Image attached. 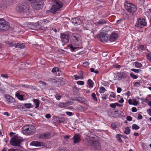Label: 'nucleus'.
Segmentation results:
<instances>
[{
    "mask_svg": "<svg viewBox=\"0 0 151 151\" xmlns=\"http://www.w3.org/2000/svg\"><path fill=\"white\" fill-rule=\"evenodd\" d=\"M72 38L73 40V44L70 45L69 47L71 50L72 51H73L74 50L78 48V46L81 44L80 36L78 35H73L72 36Z\"/></svg>",
    "mask_w": 151,
    "mask_h": 151,
    "instance_id": "nucleus-1",
    "label": "nucleus"
},
{
    "mask_svg": "<svg viewBox=\"0 0 151 151\" xmlns=\"http://www.w3.org/2000/svg\"><path fill=\"white\" fill-rule=\"evenodd\" d=\"M52 5L50 9L51 12L54 13L58 11L63 6V3L59 0H53L52 1Z\"/></svg>",
    "mask_w": 151,
    "mask_h": 151,
    "instance_id": "nucleus-2",
    "label": "nucleus"
},
{
    "mask_svg": "<svg viewBox=\"0 0 151 151\" xmlns=\"http://www.w3.org/2000/svg\"><path fill=\"white\" fill-rule=\"evenodd\" d=\"M22 129L23 134L26 135H30L34 133L35 128L32 125H27L23 127Z\"/></svg>",
    "mask_w": 151,
    "mask_h": 151,
    "instance_id": "nucleus-3",
    "label": "nucleus"
},
{
    "mask_svg": "<svg viewBox=\"0 0 151 151\" xmlns=\"http://www.w3.org/2000/svg\"><path fill=\"white\" fill-rule=\"evenodd\" d=\"M85 138L87 140L88 143L91 145L93 147L98 150L100 149L101 146L100 144L96 141L95 137H89L86 136Z\"/></svg>",
    "mask_w": 151,
    "mask_h": 151,
    "instance_id": "nucleus-4",
    "label": "nucleus"
},
{
    "mask_svg": "<svg viewBox=\"0 0 151 151\" xmlns=\"http://www.w3.org/2000/svg\"><path fill=\"white\" fill-rule=\"evenodd\" d=\"M23 141L22 137L17 135L10 140V142L13 146L19 147L21 143Z\"/></svg>",
    "mask_w": 151,
    "mask_h": 151,
    "instance_id": "nucleus-5",
    "label": "nucleus"
},
{
    "mask_svg": "<svg viewBox=\"0 0 151 151\" xmlns=\"http://www.w3.org/2000/svg\"><path fill=\"white\" fill-rule=\"evenodd\" d=\"M29 8L28 5L26 3H23L17 5L16 7V10L19 12L27 13L29 12Z\"/></svg>",
    "mask_w": 151,
    "mask_h": 151,
    "instance_id": "nucleus-6",
    "label": "nucleus"
},
{
    "mask_svg": "<svg viewBox=\"0 0 151 151\" xmlns=\"http://www.w3.org/2000/svg\"><path fill=\"white\" fill-rule=\"evenodd\" d=\"M124 5L126 9L129 12L133 13L137 10V7L135 6L127 1L124 3Z\"/></svg>",
    "mask_w": 151,
    "mask_h": 151,
    "instance_id": "nucleus-7",
    "label": "nucleus"
},
{
    "mask_svg": "<svg viewBox=\"0 0 151 151\" xmlns=\"http://www.w3.org/2000/svg\"><path fill=\"white\" fill-rule=\"evenodd\" d=\"M147 22L145 19L143 18H139L135 24L136 27L142 28L147 25Z\"/></svg>",
    "mask_w": 151,
    "mask_h": 151,
    "instance_id": "nucleus-8",
    "label": "nucleus"
},
{
    "mask_svg": "<svg viewBox=\"0 0 151 151\" xmlns=\"http://www.w3.org/2000/svg\"><path fill=\"white\" fill-rule=\"evenodd\" d=\"M9 28V25L4 19H0V31L7 30Z\"/></svg>",
    "mask_w": 151,
    "mask_h": 151,
    "instance_id": "nucleus-9",
    "label": "nucleus"
},
{
    "mask_svg": "<svg viewBox=\"0 0 151 151\" xmlns=\"http://www.w3.org/2000/svg\"><path fill=\"white\" fill-rule=\"evenodd\" d=\"M100 40L103 42H106L109 40V35L106 33L102 32L99 35Z\"/></svg>",
    "mask_w": 151,
    "mask_h": 151,
    "instance_id": "nucleus-10",
    "label": "nucleus"
},
{
    "mask_svg": "<svg viewBox=\"0 0 151 151\" xmlns=\"http://www.w3.org/2000/svg\"><path fill=\"white\" fill-rule=\"evenodd\" d=\"M43 4V1H41L38 2L31 3V5L33 8L37 9L42 7Z\"/></svg>",
    "mask_w": 151,
    "mask_h": 151,
    "instance_id": "nucleus-11",
    "label": "nucleus"
},
{
    "mask_svg": "<svg viewBox=\"0 0 151 151\" xmlns=\"http://www.w3.org/2000/svg\"><path fill=\"white\" fill-rule=\"evenodd\" d=\"M61 40L64 43H67L69 41V35L68 33H64L61 34Z\"/></svg>",
    "mask_w": 151,
    "mask_h": 151,
    "instance_id": "nucleus-12",
    "label": "nucleus"
},
{
    "mask_svg": "<svg viewBox=\"0 0 151 151\" xmlns=\"http://www.w3.org/2000/svg\"><path fill=\"white\" fill-rule=\"evenodd\" d=\"M118 37L117 34L115 33H112L109 37V40L111 42L115 41Z\"/></svg>",
    "mask_w": 151,
    "mask_h": 151,
    "instance_id": "nucleus-13",
    "label": "nucleus"
},
{
    "mask_svg": "<svg viewBox=\"0 0 151 151\" xmlns=\"http://www.w3.org/2000/svg\"><path fill=\"white\" fill-rule=\"evenodd\" d=\"M71 21L73 24L75 25H80L81 23V22L80 19L78 18L72 19Z\"/></svg>",
    "mask_w": 151,
    "mask_h": 151,
    "instance_id": "nucleus-14",
    "label": "nucleus"
},
{
    "mask_svg": "<svg viewBox=\"0 0 151 151\" xmlns=\"http://www.w3.org/2000/svg\"><path fill=\"white\" fill-rule=\"evenodd\" d=\"M71 104V102H67L65 103L60 102L58 104V106L60 108L66 107L67 106Z\"/></svg>",
    "mask_w": 151,
    "mask_h": 151,
    "instance_id": "nucleus-15",
    "label": "nucleus"
},
{
    "mask_svg": "<svg viewBox=\"0 0 151 151\" xmlns=\"http://www.w3.org/2000/svg\"><path fill=\"white\" fill-rule=\"evenodd\" d=\"M50 136V134L49 133H47L44 134H41L40 135V138L42 139H49Z\"/></svg>",
    "mask_w": 151,
    "mask_h": 151,
    "instance_id": "nucleus-16",
    "label": "nucleus"
},
{
    "mask_svg": "<svg viewBox=\"0 0 151 151\" xmlns=\"http://www.w3.org/2000/svg\"><path fill=\"white\" fill-rule=\"evenodd\" d=\"M74 143H79L81 141L80 136L79 134H76L73 137Z\"/></svg>",
    "mask_w": 151,
    "mask_h": 151,
    "instance_id": "nucleus-17",
    "label": "nucleus"
},
{
    "mask_svg": "<svg viewBox=\"0 0 151 151\" xmlns=\"http://www.w3.org/2000/svg\"><path fill=\"white\" fill-rule=\"evenodd\" d=\"M114 80H120L122 79L121 72H118L116 73H114Z\"/></svg>",
    "mask_w": 151,
    "mask_h": 151,
    "instance_id": "nucleus-18",
    "label": "nucleus"
},
{
    "mask_svg": "<svg viewBox=\"0 0 151 151\" xmlns=\"http://www.w3.org/2000/svg\"><path fill=\"white\" fill-rule=\"evenodd\" d=\"M7 102L12 103L14 101V99L12 96L8 95H6L4 96Z\"/></svg>",
    "mask_w": 151,
    "mask_h": 151,
    "instance_id": "nucleus-19",
    "label": "nucleus"
},
{
    "mask_svg": "<svg viewBox=\"0 0 151 151\" xmlns=\"http://www.w3.org/2000/svg\"><path fill=\"white\" fill-rule=\"evenodd\" d=\"M106 23V21L104 19H101L98 21L97 22L95 23L96 26H101L103 24Z\"/></svg>",
    "mask_w": 151,
    "mask_h": 151,
    "instance_id": "nucleus-20",
    "label": "nucleus"
},
{
    "mask_svg": "<svg viewBox=\"0 0 151 151\" xmlns=\"http://www.w3.org/2000/svg\"><path fill=\"white\" fill-rule=\"evenodd\" d=\"M14 47L15 48H24L25 45L23 43H17V44H15L13 45Z\"/></svg>",
    "mask_w": 151,
    "mask_h": 151,
    "instance_id": "nucleus-21",
    "label": "nucleus"
},
{
    "mask_svg": "<svg viewBox=\"0 0 151 151\" xmlns=\"http://www.w3.org/2000/svg\"><path fill=\"white\" fill-rule=\"evenodd\" d=\"M30 145H31L36 146H40L41 145V143L37 141H32L30 143Z\"/></svg>",
    "mask_w": 151,
    "mask_h": 151,
    "instance_id": "nucleus-22",
    "label": "nucleus"
},
{
    "mask_svg": "<svg viewBox=\"0 0 151 151\" xmlns=\"http://www.w3.org/2000/svg\"><path fill=\"white\" fill-rule=\"evenodd\" d=\"M16 96L18 98V99L20 100H23V96L20 94V93L19 91H17L15 93Z\"/></svg>",
    "mask_w": 151,
    "mask_h": 151,
    "instance_id": "nucleus-23",
    "label": "nucleus"
},
{
    "mask_svg": "<svg viewBox=\"0 0 151 151\" xmlns=\"http://www.w3.org/2000/svg\"><path fill=\"white\" fill-rule=\"evenodd\" d=\"M122 79L124 78H127L129 75V73L127 72H121Z\"/></svg>",
    "mask_w": 151,
    "mask_h": 151,
    "instance_id": "nucleus-24",
    "label": "nucleus"
},
{
    "mask_svg": "<svg viewBox=\"0 0 151 151\" xmlns=\"http://www.w3.org/2000/svg\"><path fill=\"white\" fill-rule=\"evenodd\" d=\"M33 102L35 106V108H37L39 106V101L38 99H34Z\"/></svg>",
    "mask_w": 151,
    "mask_h": 151,
    "instance_id": "nucleus-25",
    "label": "nucleus"
},
{
    "mask_svg": "<svg viewBox=\"0 0 151 151\" xmlns=\"http://www.w3.org/2000/svg\"><path fill=\"white\" fill-rule=\"evenodd\" d=\"M75 79L76 80L83 79V76L82 75H81L80 76H78L76 75H74Z\"/></svg>",
    "mask_w": 151,
    "mask_h": 151,
    "instance_id": "nucleus-26",
    "label": "nucleus"
},
{
    "mask_svg": "<svg viewBox=\"0 0 151 151\" xmlns=\"http://www.w3.org/2000/svg\"><path fill=\"white\" fill-rule=\"evenodd\" d=\"M39 23L41 24L42 25H45L47 24L48 23V21L46 19H44L38 22Z\"/></svg>",
    "mask_w": 151,
    "mask_h": 151,
    "instance_id": "nucleus-27",
    "label": "nucleus"
},
{
    "mask_svg": "<svg viewBox=\"0 0 151 151\" xmlns=\"http://www.w3.org/2000/svg\"><path fill=\"white\" fill-rule=\"evenodd\" d=\"M103 32H107L109 31L110 30V27L109 26H106L104 27H103L102 29Z\"/></svg>",
    "mask_w": 151,
    "mask_h": 151,
    "instance_id": "nucleus-28",
    "label": "nucleus"
},
{
    "mask_svg": "<svg viewBox=\"0 0 151 151\" xmlns=\"http://www.w3.org/2000/svg\"><path fill=\"white\" fill-rule=\"evenodd\" d=\"M88 83L89 86L91 88H92L93 86V82L91 79H89L88 81Z\"/></svg>",
    "mask_w": 151,
    "mask_h": 151,
    "instance_id": "nucleus-29",
    "label": "nucleus"
},
{
    "mask_svg": "<svg viewBox=\"0 0 151 151\" xmlns=\"http://www.w3.org/2000/svg\"><path fill=\"white\" fill-rule=\"evenodd\" d=\"M116 138L117 139V140L119 142H122V140L121 138V135L119 134H117L116 135Z\"/></svg>",
    "mask_w": 151,
    "mask_h": 151,
    "instance_id": "nucleus-30",
    "label": "nucleus"
},
{
    "mask_svg": "<svg viewBox=\"0 0 151 151\" xmlns=\"http://www.w3.org/2000/svg\"><path fill=\"white\" fill-rule=\"evenodd\" d=\"M135 66L137 68H140L142 66V65L140 63L136 62Z\"/></svg>",
    "mask_w": 151,
    "mask_h": 151,
    "instance_id": "nucleus-31",
    "label": "nucleus"
},
{
    "mask_svg": "<svg viewBox=\"0 0 151 151\" xmlns=\"http://www.w3.org/2000/svg\"><path fill=\"white\" fill-rule=\"evenodd\" d=\"M130 129L129 127H127L125 128V130L124 131V132L125 134H129L130 132Z\"/></svg>",
    "mask_w": 151,
    "mask_h": 151,
    "instance_id": "nucleus-32",
    "label": "nucleus"
},
{
    "mask_svg": "<svg viewBox=\"0 0 151 151\" xmlns=\"http://www.w3.org/2000/svg\"><path fill=\"white\" fill-rule=\"evenodd\" d=\"M101 84L105 86H108L110 85V83L107 81H103L101 82Z\"/></svg>",
    "mask_w": 151,
    "mask_h": 151,
    "instance_id": "nucleus-33",
    "label": "nucleus"
},
{
    "mask_svg": "<svg viewBox=\"0 0 151 151\" xmlns=\"http://www.w3.org/2000/svg\"><path fill=\"white\" fill-rule=\"evenodd\" d=\"M118 101L120 103H123L124 102V100L123 98L120 96H118Z\"/></svg>",
    "mask_w": 151,
    "mask_h": 151,
    "instance_id": "nucleus-34",
    "label": "nucleus"
},
{
    "mask_svg": "<svg viewBox=\"0 0 151 151\" xmlns=\"http://www.w3.org/2000/svg\"><path fill=\"white\" fill-rule=\"evenodd\" d=\"M132 128L133 129H138L139 128V127L137 125L134 124L132 126Z\"/></svg>",
    "mask_w": 151,
    "mask_h": 151,
    "instance_id": "nucleus-35",
    "label": "nucleus"
},
{
    "mask_svg": "<svg viewBox=\"0 0 151 151\" xmlns=\"http://www.w3.org/2000/svg\"><path fill=\"white\" fill-rule=\"evenodd\" d=\"M146 47L144 45H139L138 49L139 50L143 51L145 50Z\"/></svg>",
    "mask_w": 151,
    "mask_h": 151,
    "instance_id": "nucleus-36",
    "label": "nucleus"
},
{
    "mask_svg": "<svg viewBox=\"0 0 151 151\" xmlns=\"http://www.w3.org/2000/svg\"><path fill=\"white\" fill-rule=\"evenodd\" d=\"M32 104L31 103H27L24 104V106H25L27 108H32Z\"/></svg>",
    "mask_w": 151,
    "mask_h": 151,
    "instance_id": "nucleus-37",
    "label": "nucleus"
},
{
    "mask_svg": "<svg viewBox=\"0 0 151 151\" xmlns=\"http://www.w3.org/2000/svg\"><path fill=\"white\" fill-rule=\"evenodd\" d=\"M59 69L58 68L56 67H54L52 70L51 72L52 73H55L58 71Z\"/></svg>",
    "mask_w": 151,
    "mask_h": 151,
    "instance_id": "nucleus-38",
    "label": "nucleus"
},
{
    "mask_svg": "<svg viewBox=\"0 0 151 151\" xmlns=\"http://www.w3.org/2000/svg\"><path fill=\"white\" fill-rule=\"evenodd\" d=\"M130 76L131 77L134 79H136L138 78V77L137 76L134 75V74L132 73H130Z\"/></svg>",
    "mask_w": 151,
    "mask_h": 151,
    "instance_id": "nucleus-39",
    "label": "nucleus"
},
{
    "mask_svg": "<svg viewBox=\"0 0 151 151\" xmlns=\"http://www.w3.org/2000/svg\"><path fill=\"white\" fill-rule=\"evenodd\" d=\"M77 83L80 85L82 86L84 84V82L83 81H79L77 82Z\"/></svg>",
    "mask_w": 151,
    "mask_h": 151,
    "instance_id": "nucleus-40",
    "label": "nucleus"
},
{
    "mask_svg": "<svg viewBox=\"0 0 151 151\" xmlns=\"http://www.w3.org/2000/svg\"><path fill=\"white\" fill-rule=\"evenodd\" d=\"M92 96L93 99L95 101H97V99L96 97V95L94 93H93L92 94Z\"/></svg>",
    "mask_w": 151,
    "mask_h": 151,
    "instance_id": "nucleus-41",
    "label": "nucleus"
},
{
    "mask_svg": "<svg viewBox=\"0 0 151 151\" xmlns=\"http://www.w3.org/2000/svg\"><path fill=\"white\" fill-rule=\"evenodd\" d=\"M138 102L136 99L133 100L132 105L134 106H136L137 105Z\"/></svg>",
    "mask_w": 151,
    "mask_h": 151,
    "instance_id": "nucleus-42",
    "label": "nucleus"
},
{
    "mask_svg": "<svg viewBox=\"0 0 151 151\" xmlns=\"http://www.w3.org/2000/svg\"><path fill=\"white\" fill-rule=\"evenodd\" d=\"M131 70L136 73H139V70L138 69L132 68L131 69Z\"/></svg>",
    "mask_w": 151,
    "mask_h": 151,
    "instance_id": "nucleus-43",
    "label": "nucleus"
},
{
    "mask_svg": "<svg viewBox=\"0 0 151 151\" xmlns=\"http://www.w3.org/2000/svg\"><path fill=\"white\" fill-rule=\"evenodd\" d=\"M106 91L105 89L103 87H101L100 89V92L101 93H104Z\"/></svg>",
    "mask_w": 151,
    "mask_h": 151,
    "instance_id": "nucleus-44",
    "label": "nucleus"
},
{
    "mask_svg": "<svg viewBox=\"0 0 151 151\" xmlns=\"http://www.w3.org/2000/svg\"><path fill=\"white\" fill-rule=\"evenodd\" d=\"M61 96L60 95L58 94H57L55 95V97L56 99L58 100H60V99Z\"/></svg>",
    "mask_w": 151,
    "mask_h": 151,
    "instance_id": "nucleus-45",
    "label": "nucleus"
},
{
    "mask_svg": "<svg viewBox=\"0 0 151 151\" xmlns=\"http://www.w3.org/2000/svg\"><path fill=\"white\" fill-rule=\"evenodd\" d=\"M146 55L148 59L151 62V55L147 53V54Z\"/></svg>",
    "mask_w": 151,
    "mask_h": 151,
    "instance_id": "nucleus-46",
    "label": "nucleus"
},
{
    "mask_svg": "<svg viewBox=\"0 0 151 151\" xmlns=\"http://www.w3.org/2000/svg\"><path fill=\"white\" fill-rule=\"evenodd\" d=\"M110 106L113 108L115 109L116 108V103H114V104L112 103V104H110Z\"/></svg>",
    "mask_w": 151,
    "mask_h": 151,
    "instance_id": "nucleus-47",
    "label": "nucleus"
},
{
    "mask_svg": "<svg viewBox=\"0 0 151 151\" xmlns=\"http://www.w3.org/2000/svg\"><path fill=\"white\" fill-rule=\"evenodd\" d=\"M5 43L11 47H13V43L12 42H9V41H7L5 42Z\"/></svg>",
    "mask_w": 151,
    "mask_h": 151,
    "instance_id": "nucleus-48",
    "label": "nucleus"
},
{
    "mask_svg": "<svg viewBox=\"0 0 151 151\" xmlns=\"http://www.w3.org/2000/svg\"><path fill=\"white\" fill-rule=\"evenodd\" d=\"M141 100L142 101V102H144L145 103H147L148 102V100L147 99H144L143 98H142L141 99Z\"/></svg>",
    "mask_w": 151,
    "mask_h": 151,
    "instance_id": "nucleus-49",
    "label": "nucleus"
},
{
    "mask_svg": "<svg viewBox=\"0 0 151 151\" xmlns=\"http://www.w3.org/2000/svg\"><path fill=\"white\" fill-rule=\"evenodd\" d=\"M39 82L41 84H42V86H45L46 85V83L43 82L42 81H39Z\"/></svg>",
    "mask_w": 151,
    "mask_h": 151,
    "instance_id": "nucleus-50",
    "label": "nucleus"
},
{
    "mask_svg": "<svg viewBox=\"0 0 151 151\" xmlns=\"http://www.w3.org/2000/svg\"><path fill=\"white\" fill-rule=\"evenodd\" d=\"M113 66L116 68H120L121 67L120 65L117 64H115L113 65Z\"/></svg>",
    "mask_w": 151,
    "mask_h": 151,
    "instance_id": "nucleus-51",
    "label": "nucleus"
},
{
    "mask_svg": "<svg viewBox=\"0 0 151 151\" xmlns=\"http://www.w3.org/2000/svg\"><path fill=\"white\" fill-rule=\"evenodd\" d=\"M1 76L3 77L4 78H8V76L6 74H2L1 75Z\"/></svg>",
    "mask_w": 151,
    "mask_h": 151,
    "instance_id": "nucleus-52",
    "label": "nucleus"
},
{
    "mask_svg": "<svg viewBox=\"0 0 151 151\" xmlns=\"http://www.w3.org/2000/svg\"><path fill=\"white\" fill-rule=\"evenodd\" d=\"M89 65V63L88 62H85L83 63V65L84 66L86 67L88 66Z\"/></svg>",
    "mask_w": 151,
    "mask_h": 151,
    "instance_id": "nucleus-53",
    "label": "nucleus"
},
{
    "mask_svg": "<svg viewBox=\"0 0 151 151\" xmlns=\"http://www.w3.org/2000/svg\"><path fill=\"white\" fill-rule=\"evenodd\" d=\"M127 119L128 121H131L132 120V118L130 116H128L127 117Z\"/></svg>",
    "mask_w": 151,
    "mask_h": 151,
    "instance_id": "nucleus-54",
    "label": "nucleus"
},
{
    "mask_svg": "<svg viewBox=\"0 0 151 151\" xmlns=\"http://www.w3.org/2000/svg\"><path fill=\"white\" fill-rule=\"evenodd\" d=\"M123 19H120L117 21L116 22V23L117 24H120L121 23V22H122Z\"/></svg>",
    "mask_w": 151,
    "mask_h": 151,
    "instance_id": "nucleus-55",
    "label": "nucleus"
},
{
    "mask_svg": "<svg viewBox=\"0 0 151 151\" xmlns=\"http://www.w3.org/2000/svg\"><path fill=\"white\" fill-rule=\"evenodd\" d=\"M112 97L113 98H114L115 97V95L113 93H112L110 95V97L109 98V99L111 100V97Z\"/></svg>",
    "mask_w": 151,
    "mask_h": 151,
    "instance_id": "nucleus-56",
    "label": "nucleus"
},
{
    "mask_svg": "<svg viewBox=\"0 0 151 151\" xmlns=\"http://www.w3.org/2000/svg\"><path fill=\"white\" fill-rule=\"evenodd\" d=\"M143 118V117L140 114H139L138 115V116L137 117V119H142Z\"/></svg>",
    "mask_w": 151,
    "mask_h": 151,
    "instance_id": "nucleus-57",
    "label": "nucleus"
},
{
    "mask_svg": "<svg viewBox=\"0 0 151 151\" xmlns=\"http://www.w3.org/2000/svg\"><path fill=\"white\" fill-rule=\"evenodd\" d=\"M132 111L133 112H136L137 111V110L136 107H133L132 109Z\"/></svg>",
    "mask_w": 151,
    "mask_h": 151,
    "instance_id": "nucleus-58",
    "label": "nucleus"
},
{
    "mask_svg": "<svg viewBox=\"0 0 151 151\" xmlns=\"http://www.w3.org/2000/svg\"><path fill=\"white\" fill-rule=\"evenodd\" d=\"M131 95V92L129 91H128L127 93H125V95L127 96L128 97Z\"/></svg>",
    "mask_w": 151,
    "mask_h": 151,
    "instance_id": "nucleus-59",
    "label": "nucleus"
},
{
    "mask_svg": "<svg viewBox=\"0 0 151 151\" xmlns=\"http://www.w3.org/2000/svg\"><path fill=\"white\" fill-rule=\"evenodd\" d=\"M66 114H67L68 115L71 116L72 115V113L71 112H68V111H66L65 112Z\"/></svg>",
    "mask_w": 151,
    "mask_h": 151,
    "instance_id": "nucleus-60",
    "label": "nucleus"
},
{
    "mask_svg": "<svg viewBox=\"0 0 151 151\" xmlns=\"http://www.w3.org/2000/svg\"><path fill=\"white\" fill-rule=\"evenodd\" d=\"M122 91V89L120 87H118L117 88V91L118 93H120Z\"/></svg>",
    "mask_w": 151,
    "mask_h": 151,
    "instance_id": "nucleus-61",
    "label": "nucleus"
},
{
    "mask_svg": "<svg viewBox=\"0 0 151 151\" xmlns=\"http://www.w3.org/2000/svg\"><path fill=\"white\" fill-rule=\"evenodd\" d=\"M133 100L131 99L128 100V103L130 105H132Z\"/></svg>",
    "mask_w": 151,
    "mask_h": 151,
    "instance_id": "nucleus-62",
    "label": "nucleus"
},
{
    "mask_svg": "<svg viewBox=\"0 0 151 151\" xmlns=\"http://www.w3.org/2000/svg\"><path fill=\"white\" fill-rule=\"evenodd\" d=\"M111 125L112 128L113 129H114L116 128V124L114 123H112Z\"/></svg>",
    "mask_w": 151,
    "mask_h": 151,
    "instance_id": "nucleus-63",
    "label": "nucleus"
},
{
    "mask_svg": "<svg viewBox=\"0 0 151 151\" xmlns=\"http://www.w3.org/2000/svg\"><path fill=\"white\" fill-rule=\"evenodd\" d=\"M45 117L47 119H50L51 117L50 115L49 114H47L45 115Z\"/></svg>",
    "mask_w": 151,
    "mask_h": 151,
    "instance_id": "nucleus-64",
    "label": "nucleus"
}]
</instances>
